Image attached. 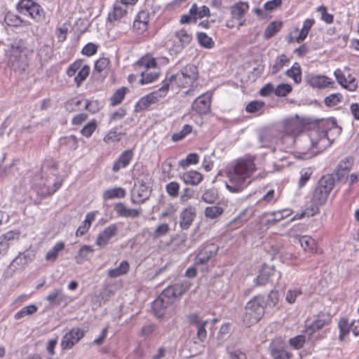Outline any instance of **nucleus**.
<instances>
[{"instance_id":"1","label":"nucleus","mask_w":359,"mask_h":359,"mask_svg":"<svg viewBox=\"0 0 359 359\" xmlns=\"http://www.w3.org/2000/svg\"><path fill=\"white\" fill-rule=\"evenodd\" d=\"M328 123L322 121L310 127L309 130L295 137H290L299 154L304 155V158H311L331 145L332 141L328 137Z\"/></svg>"},{"instance_id":"2","label":"nucleus","mask_w":359,"mask_h":359,"mask_svg":"<svg viewBox=\"0 0 359 359\" xmlns=\"http://www.w3.org/2000/svg\"><path fill=\"white\" fill-rule=\"evenodd\" d=\"M256 170L254 158H239L226 168V174L228 181L226 188L231 193H240L250 184L249 180Z\"/></svg>"},{"instance_id":"3","label":"nucleus","mask_w":359,"mask_h":359,"mask_svg":"<svg viewBox=\"0 0 359 359\" xmlns=\"http://www.w3.org/2000/svg\"><path fill=\"white\" fill-rule=\"evenodd\" d=\"M266 303L262 295H257L251 299L245 305L243 320L246 326L257 323L264 316Z\"/></svg>"},{"instance_id":"4","label":"nucleus","mask_w":359,"mask_h":359,"mask_svg":"<svg viewBox=\"0 0 359 359\" xmlns=\"http://www.w3.org/2000/svg\"><path fill=\"white\" fill-rule=\"evenodd\" d=\"M198 78V72L194 65H187L180 72L172 74L164 81H168L170 85L175 84L180 88H187L193 86Z\"/></svg>"},{"instance_id":"5","label":"nucleus","mask_w":359,"mask_h":359,"mask_svg":"<svg viewBox=\"0 0 359 359\" xmlns=\"http://www.w3.org/2000/svg\"><path fill=\"white\" fill-rule=\"evenodd\" d=\"M334 179L330 175L323 176L318 181L313 194V200L318 205L324 204L334 188Z\"/></svg>"},{"instance_id":"6","label":"nucleus","mask_w":359,"mask_h":359,"mask_svg":"<svg viewBox=\"0 0 359 359\" xmlns=\"http://www.w3.org/2000/svg\"><path fill=\"white\" fill-rule=\"evenodd\" d=\"M169 83L164 81L163 86L157 90L153 91L151 93L142 97L135 105V111H144L159 102V100L165 97L168 92Z\"/></svg>"},{"instance_id":"7","label":"nucleus","mask_w":359,"mask_h":359,"mask_svg":"<svg viewBox=\"0 0 359 359\" xmlns=\"http://www.w3.org/2000/svg\"><path fill=\"white\" fill-rule=\"evenodd\" d=\"M20 13H27L36 21H42L45 17V13L39 4L32 0H21L18 6Z\"/></svg>"},{"instance_id":"8","label":"nucleus","mask_w":359,"mask_h":359,"mask_svg":"<svg viewBox=\"0 0 359 359\" xmlns=\"http://www.w3.org/2000/svg\"><path fill=\"white\" fill-rule=\"evenodd\" d=\"M192 36L184 28L176 31L172 39V45L170 51L173 54L181 53L192 41Z\"/></svg>"},{"instance_id":"9","label":"nucleus","mask_w":359,"mask_h":359,"mask_svg":"<svg viewBox=\"0 0 359 359\" xmlns=\"http://www.w3.org/2000/svg\"><path fill=\"white\" fill-rule=\"evenodd\" d=\"M82 60H76L72 63L67 69V74L69 76H73L79 71L76 76L74 77V82L77 87L84 81L88 76L90 68L88 65H84L82 66Z\"/></svg>"},{"instance_id":"10","label":"nucleus","mask_w":359,"mask_h":359,"mask_svg":"<svg viewBox=\"0 0 359 359\" xmlns=\"http://www.w3.org/2000/svg\"><path fill=\"white\" fill-rule=\"evenodd\" d=\"M283 131L287 135L299 134L303 129L302 120L297 115L286 118L282 122Z\"/></svg>"},{"instance_id":"11","label":"nucleus","mask_w":359,"mask_h":359,"mask_svg":"<svg viewBox=\"0 0 359 359\" xmlns=\"http://www.w3.org/2000/svg\"><path fill=\"white\" fill-rule=\"evenodd\" d=\"M248 9L249 5L245 1H239L232 5L229 8L231 19L226 21V26L230 29L233 28L235 26L233 20L244 18Z\"/></svg>"},{"instance_id":"12","label":"nucleus","mask_w":359,"mask_h":359,"mask_svg":"<svg viewBox=\"0 0 359 359\" xmlns=\"http://www.w3.org/2000/svg\"><path fill=\"white\" fill-rule=\"evenodd\" d=\"M84 336V332L79 327H73L67 332L62 339V349H70L76 345Z\"/></svg>"},{"instance_id":"13","label":"nucleus","mask_w":359,"mask_h":359,"mask_svg":"<svg viewBox=\"0 0 359 359\" xmlns=\"http://www.w3.org/2000/svg\"><path fill=\"white\" fill-rule=\"evenodd\" d=\"M334 74L337 82L344 88L349 91H354L358 87V83L354 76L348 70L341 71L338 69L334 71Z\"/></svg>"},{"instance_id":"14","label":"nucleus","mask_w":359,"mask_h":359,"mask_svg":"<svg viewBox=\"0 0 359 359\" xmlns=\"http://www.w3.org/2000/svg\"><path fill=\"white\" fill-rule=\"evenodd\" d=\"M118 224H111L104 229L97 237L95 243L100 248H104L109 242L110 239L114 237L118 232Z\"/></svg>"},{"instance_id":"15","label":"nucleus","mask_w":359,"mask_h":359,"mask_svg":"<svg viewBox=\"0 0 359 359\" xmlns=\"http://www.w3.org/2000/svg\"><path fill=\"white\" fill-rule=\"evenodd\" d=\"M210 100L211 94L209 93L198 96L192 103V109L199 114H207L210 109Z\"/></svg>"},{"instance_id":"16","label":"nucleus","mask_w":359,"mask_h":359,"mask_svg":"<svg viewBox=\"0 0 359 359\" xmlns=\"http://www.w3.org/2000/svg\"><path fill=\"white\" fill-rule=\"evenodd\" d=\"M218 250V246L214 243H210L205 246L196 256L195 264L202 265L206 264Z\"/></svg>"},{"instance_id":"17","label":"nucleus","mask_w":359,"mask_h":359,"mask_svg":"<svg viewBox=\"0 0 359 359\" xmlns=\"http://www.w3.org/2000/svg\"><path fill=\"white\" fill-rule=\"evenodd\" d=\"M151 189L145 184L140 183L131 195V201L134 204L144 203L150 196Z\"/></svg>"},{"instance_id":"18","label":"nucleus","mask_w":359,"mask_h":359,"mask_svg":"<svg viewBox=\"0 0 359 359\" xmlns=\"http://www.w3.org/2000/svg\"><path fill=\"white\" fill-rule=\"evenodd\" d=\"M152 308L158 318H162L167 314H170L173 310V306L170 302H167L162 297H158L154 301Z\"/></svg>"},{"instance_id":"19","label":"nucleus","mask_w":359,"mask_h":359,"mask_svg":"<svg viewBox=\"0 0 359 359\" xmlns=\"http://www.w3.org/2000/svg\"><path fill=\"white\" fill-rule=\"evenodd\" d=\"M23 51V47L20 42H14L10 50L9 55V63L11 65L13 68H20L21 66V62L22 60V53Z\"/></svg>"},{"instance_id":"20","label":"nucleus","mask_w":359,"mask_h":359,"mask_svg":"<svg viewBox=\"0 0 359 359\" xmlns=\"http://www.w3.org/2000/svg\"><path fill=\"white\" fill-rule=\"evenodd\" d=\"M189 322L194 325L197 329V335L201 341H205L207 337L205 326L208 323V320H202L197 314L192 313L188 317Z\"/></svg>"},{"instance_id":"21","label":"nucleus","mask_w":359,"mask_h":359,"mask_svg":"<svg viewBox=\"0 0 359 359\" xmlns=\"http://www.w3.org/2000/svg\"><path fill=\"white\" fill-rule=\"evenodd\" d=\"M270 353L273 359H290L291 354L285 349L281 341H273L270 345Z\"/></svg>"},{"instance_id":"22","label":"nucleus","mask_w":359,"mask_h":359,"mask_svg":"<svg viewBox=\"0 0 359 359\" xmlns=\"http://www.w3.org/2000/svg\"><path fill=\"white\" fill-rule=\"evenodd\" d=\"M196 215V208L189 206L184 209L180 215V225L182 229H188Z\"/></svg>"},{"instance_id":"23","label":"nucleus","mask_w":359,"mask_h":359,"mask_svg":"<svg viewBox=\"0 0 359 359\" xmlns=\"http://www.w3.org/2000/svg\"><path fill=\"white\" fill-rule=\"evenodd\" d=\"M306 81L309 86L317 88H324L333 83L331 79L322 75H310Z\"/></svg>"},{"instance_id":"24","label":"nucleus","mask_w":359,"mask_h":359,"mask_svg":"<svg viewBox=\"0 0 359 359\" xmlns=\"http://www.w3.org/2000/svg\"><path fill=\"white\" fill-rule=\"evenodd\" d=\"M114 210L119 217L137 218L142 212L141 208H127L123 203H118L114 205Z\"/></svg>"},{"instance_id":"25","label":"nucleus","mask_w":359,"mask_h":359,"mask_svg":"<svg viewBox=\"0 0 359 359\" xmlns=\"http://www.w3.org/2000/svg\"><path fill=\"white\" fill-rule=\"evenodd\" d=\"M180 179L186 184L196 186L199 184L203 179V175L196 170H188L180 175Z\"/></svg>"},{"instance_id":"26","label":"nucleus","mask_w":359,"mask_h":359,"mask_svg":"<svg viewBox=\"0 0 359 359\" xmlns=\"http://www.w3.org/2000/svg\"><path fill=\"white\" fill-rule=\"evenodd\" d=\"M133 156V153L131 150L124 151L119 156L117 161L114 163L112 170L114 172H118L120 169L127 167Z\"/></svg>"},{"instance_id":"27","label":"nucleus","mask_w":359,"mask_h":359,"mask_svg":"<svg viewBox=\"0 0 359 359\" xmlns=\"http://www.w3.org/2000/svg\"><path fill=\"white\" fill-rule=\"evenodd\" d=\"M274 273L273 268L264 265L260 271L259 274L256 278V283L257 285H264L268 283L273 274Z\"/></svg>"},{"instance_id":"28","label":"nucleus","mask_w":359,"mask_h":359,"mask_svg":"<svg viewBox=\"0 0 359 359\" xmlns=\"http://www.w3.org/2000/svg\"><path fill=\"white\" fill-rule=\"evenodd\" d=\"M189 13L195 17V22L198 19L209 16L210 14V9L206 6H198L196 4H192L189 9Z\"/></svg>"},{"instance_id":"29","label":"nucleus","mask_w":359,"mask_h":359,"mask_svg":"<svg viewBox=\"0 0 359 359\" xmlns=\"http://www.w3.org/2000/svg\"><path fill=\"white\" fill-rule=\"evenodd\" d=\"M126 196V190L121 187H115L106 190L103 193V199L104 201L112 200L114 198H122Z\"/></svg>"},{"instance_id":"30","label":"nucleus","mask_w":359,"mask_h":359,"mask_svg":"<svg viewBox=\"0 0 359 359\" xmlns=\"http://www.w3.org/2000/svg\"><path fill=\"white\" fill-rule=\"evenodd\" d=\"M65 295L62 294V288H57L53 290L46 297V300L51 306H59L63 300Z\"/></svg>"},{"instance_id":"31","label":"nucleus","mask_w":359,"mask_h":359,"mask_svg":"<svg viewBox=\"0 0 359 359\" xmlns=\"http://www.w3.org/2000/svg\"><path fill=\"white\" fill-rule=\"evenodd\" d=\"M65 248V245L63 242L60 241L55 243V245L50 249L46 255V260L48 262H55L60 252H61Z\"/></svg>"},{"instance_id":"32","label":"nucleus","mask_w":359,"mask_h":359,"mask_svg":"<svg viewBox=\"0 0 359 359\" xmlns=\"http://www.w3.org/2000/svg\"><path fill=\"white\" fill-rule=\"evenodd\" d=\"M93 251L94 249L90 245H85L82 246L80 248L78 255L75 257L76 262L79 264H81L83 262V261L88 260L90 259Z\"/></svg>"},{"instance_id":"33","label":"nucleus","mask_w":359,"mask_h":359,"mask_svg":"<svg viewBox=\"0 0 359 359\" xmlns=\"http://www.w3.org/2000/svg\"><path fill=\"white\" fill-rule=\"evenodd\" d=\"M314 23L315 20L313 19H306L304 21L303 26L299 32V34L296 38V41L297 43H300L305 40Z\"/></svg>"},{"instance_id":"34","label":"nucleus","mask_w":359,"mask_h":359,"mask_svg":"<svg viewBox=\"0 0 359 359\" xmlns=\"http://www.w3.org/2000/svg\"><path fill=\"white\" fill-rule=\"evenodd\" d=\"M129 264L127 261H122L118 266L108 271V276L110 278H116L125 275L129 270Z\"/></svg>"},{"instance_id":"35","label":"nucleus","mask_w":359,"mask_h":359,"mask_svg":"<svg viewBox=\"0 0 359 359\" xmlns=\"http://www.w3.org/2000/svg\"><path fill=\"white\" fill-rule=\"evenodd\" d=\"M338 327L340 331L339 338L342 341L345 336L352 332V320L349 321L347 318H341L338 322Z\"/></svg>"},{"instance_id":"36","label":"nucleus","mask_w":359,"mask_h":359,"mask_svg":"<svg viewBox=\"0 0 359 359\" xmlns=\"http://www.w3.org/2000/svg\"><path fill=\"white\" fill-rule=\"evenodd\" d=\"M135 65L139 67H144L146 69H155L157 65L155 58L150 55L142 57Z\"/></svg>"},{"instance_id":"37","label":"nucleus","mask_w":359,"mask_h":359,"mask_svg":"<svg viewBox=\"0 0 359 359\" xmlns=\"http://www.w3.org/2000/svg\"><path fill=\"white\" fill-rule=\"evenodd\" d=\"M129 92V89L126 87H121L117 89L112 96L110 97V104L111 106H116L121 104L124 99V97L127 93Z\"/></svg>"},{"instance_id":"38","label":"nucleus","mask_w":359,"mask_h":359,"mask_svg":"<svg viewBox=\"0 0 359 359\" xmlns=\"http://www.w3.org/2000/svg\"><path fill=\"white\" fill-rule=\"evenodd\" d=\"M152 69L153 70L145 69L144 71L141 72V83L144 84L151 83L158 79L159 76V72L154 69Z\"/></svg>"},{"instance_id":"39","label":"nucleus","mask_w":359,"mask_h":359,"mask_svg":"<svg viewBox=\"0 0 359 359\" xmlns=\"http://www.w3.org/2000/svg\"><path fill=\"white\" fill-rule=\"evenodd\" d=\"M325 325L324 320H315L311 323H306L304 332L310 337L316 331L321 329Z\"/></svg>"},{"instance_id":"40","label":"nucleus","mask_w":359,"mask_h":359,"mask_svg":"<svg viewBox=\"0 0 359 359\" xmlns=\"http://www.w3.org/2000/svg\"><path fill=\"white\" fill-rule=\"evenodd\" d=\"M38 310L37 306L35 304H30L26 306L21 309L19 311H18L15 316L14 318L15 320H19L27 316H32Z\"/></svg>"},{"instance_id":"41","label":"nucleus","mask_w":359,"mask_h":359,"mask_svg":"<svg viewBox=\"0 0 359 359\" xmlns=\"http://www.w3.org/2000/svg\"><path fill=\"white\" fill-rule=\"evenodd\" d=\"M286 74L292 78L296 83L302 81V71L300 65L295 62L290 69L286 71Z\"/></svg>"},{"instance_id":"42","label":"nucleus","mask_w":359,"mask_h":359,"mask_svg":"<svg viewBox=\"0 0 359 359\" xmlns=\"http://www.w3.org/2000/svg\"><path fill=\"white\" fill-rule=\"evenodd\" d=\"M62 183L59 181H55L53 176H49L44 183V186L46 187V194H53L55 193L60 187Z\"/></svg>"},{"instance_id":"43","label":"nucleus","mask_w":359,"mask_h":359,"mask_svg":"<svg viewBox=\"0 0 359 359\" xmlns=\"http://www.w3.org/2000/svg\"><path fill=\"white\" fill-rule=\"evenodd\" d=\"M299 241L304 250L314 252L316 250V241L311 237L304 236L300 238Z\"/></svg>"},{"instance_id":"44","label":"nucleus","mask_w":359,"mask_h":359,"mask_svg":"<svg viewBox=\"0 0 359 359\" xmlns=\"http://www.w3.org/2000/svg\"><path fill=\"white\" fill-rule=\"evenodd\" d=\"M197 40L199 44L206 48H212L215 42L211 37L204 32H197Z\"/></svg>"},{"instance_id":"45","label":"nucleus","mask_w":359,"mask_h":359,"mask_svg":"<svg viewBox=\"0 0 359 359\" xmlns=\"http://www.w3.org/2000/svg\"><path fill=\"white\" fill-rule=\"evenodd\" d=\"M281 27H282L281 22H271L265 29L264 37L266 39L271 38L280 30Z\"/></svg>"},{"instance_id":"46","label":"nucleus","mask_w":359,"mask_h":359,"mask_svg":"<svg viewBox=\"0 0 359 359\" xmlns=\"http://www.w3.org/2000/svg\"><path fill=\"white\" fill-rule=\"evenodd\" d=\"M289 62V59L287 57L283 54L278 57H277L275 63L271 67V73L273 74H276L278 73L283 66Z\"/></svg>"},{"instance_id":"47","label":"nucleus","mask_w":359,"mask_h":359,"mask_svg":"<svg viewBox=\"0 0 359 359\" xmlns=\"http://www.w3.org/2000/svg\"><path fill=\"white\" fill-rule=\"evenodd\" d=\"M274 139L273 135L270 131H262L259 135V141L262 147H269Z\"/></svg>"},{"instance_id":"48","label":"nucleus","mask_w":359,"mask_h":359,"mask_svg":"<svg viewBox=\"0 0 359 359\" xmlns=\"http://www.w3.org/2000/svg\"><path fill=\"white\" fill-rule=\"evenodd\" d=\"M199 161V156L197 154L191 153L187 155V158L180 161L182 168H187L191 165H196Z\"/></svg>"},{"instance_id":"49","label":"nucleus","mask_w":359,"mask_h":359,"mask_svg":"<svg viewBox=\"0 0 359 359\" xmlns=\"http://www.w3.org/2000/svg\"><path fill=\"white\" fill-rule=\"evenodd\" d=\"M110 61L107 57L97 60L95 64L94 71L98 73L107 72L109 69Z\"/></svg>"},{"instance_id":"50","label":"nucleus","mask_w":359,"mask_h":359,"mask_svg":"<svg viewBox=\"0 0 359 359\" xmlns=\"http://www.w3.org/2000/svg\"><path fill=\"white\" fill-rule=\"evenodd\" d=\"M223 209L219 206H209L205 209V216L210 219H215L222 215Z\"/></svg>"},{"instance_id":"51","label":"nucleus","mask_w":359,"mask_h":359,"mask_svg":"<svg viewBox=\"0 0 359 359\" xmlns=\"http://www.w3.org/2000/svg\"><path fill=\"white\" fill-rule=\"evenodd\" d=\"M169 231V225L166 223H162L156 228L152 234V238L153 239H158L165 236Z\"/></svg>"},{"instance_id":"52","label":"nucleus","mask_w":359,"mask_h":359,"mask_svg":"<svg viewBox=\"0 0 359 359\" xmlns=\"http://www.w3.org/2000/svg\"><path fill=\"white\" fill-rule=\"evenodd\" d=\"M302 294V291L300 288L294 287L287 290L285 294V300L289 304H294L297 297Z\"/></svg>"},{"instance_id":"53","label":"nucleus","mask_w":359,"mask_h":359,"mask_svg":"<svg viewBox=\"0 0 359 359\" xmlns=\"http://www.w3.org/2000/svg\"><path fill=\"white\" fill-rule=\"evenodd\" d=\"M159 296L162 297L167 302H170L172 304H173L176 297H177L172 285L167 287Z\"/></svg>"},{"instance_id":"54","label":"nucleus","mask_w":359,"mask_h":359,"mask_svg":"<svg viewBox=\"0 0 359 359\" xmlns=\"http://www.w3.org/2000/svg\"><path fill=\"white\" fill-rule=\"evenodd\" d=\"M292 213V210L290 209H283L281 210L272 212L270 213L271 215L273 216L272 222L275 223L287 217Z\"/></svg>"},{"instance_id":"55","label":"nucleus","mask_w":359,"mask_h":359,"mask_svg":"<svg viewBox=\"0 0 359 359\" xmlns=\"http://www.w3.org/2000/svg\"><path fill=\"white\" fill-rule=\"evenodd\" d=\"M190 285H191V283L189 281L184 280V281H182L180 283H177L172 285V286L177 296L180 297L189 289Z\"/></svg>"},{"instance_id":"56","label":"nucleus","mask_w":359,"mask_h":359,"mask_svg":"<svg viewBox=\"0 0 359 359\" xmlns=\"http://www.w3.org/2000/svg\"><path fill=\"white\" fill-rule=\"evenodd\" d=\"M192 130L191 126L186 124L183 126L182 129L176 133H174L172 136V140L174 142H177L184 139L186 135L189 134Z\"/></svg>"},{"instance_id":"57","label":"nucleus","mask_w":359,"mask_h":359,"mask_svg":"<svg viewBox=\"0 0 359 359\" xmlns=\"http://www.w3.org/2000/svg\"><path fill=\"white\" fill-rule=\"evenodd\" d=\"M313 171L310 168H306L300 171V178L298 182L299 188L303 187L310 179Z\"/></svg>"},{"instance_id":"58","label":"nucleus","mask_w":359,"mask_h":359,"mask_svg":"<svg viewBox=\"0 0 359 359\" xmlns=\"http://www.w3.org/2000/svg\"><path fill=\"white\" fill-rule=\"evenodd\" d=\"M97 128V122L95 120H92L87 123L81 130V133L86 137L89 138Z\"/></svg>"},{"instance_id":"59","label":"nucleus","mask_w":359,"mask_h":359,"mask_svg":"<svg viewBox=\"0 0 359 359\" xmlns=\"http://www.w3.org/2000/svg\"><path fill=\"white\" fill-rule=\"evenodd\" d=\"M264 106V102L255 100L248 104L245 107V110L247 112L250 114L257 113L262 109Z\"/></svg>"},{"instance_id":"60","label":"nucleus","mask_w":359,"mask_h":359,"mask_svg":"<svg viewBox=\"0 0 359 359\" xmlns=\"http://www.w3.org/2000/svg\"><path fill=\"white\" fill-rule=\"evenodd\" d=\"M121 133H117L116 130H112L109 131V133L104 136L103 140L104 142L110 144L118 142L121 140Z\"/></svg>"},{"instance_id":"61","label":"nucleus","mask_w":359,"mask_h":359,"mask_svg":"<svg viewBox=\"0 0 359 359\" xmlns=\"http://www.w3.org/2000/svg\"><path fill=\"white\" fill-rule=\"evenodd\" d=\"M218 198L217 193L215 189H209L205 191L202 196V199L207 203H212Z\"/></svg>"},{"instance_id":"62","label":"nucleus","mask_w":359,"mask_h":359,"mask_svg":"<svg viewBox=\"0 0 359 359\" xmlns=\"http://www.w3.org/2000/svg\"><path fill=\"white\" fill-rule=\"evenodd\" d=\"M341 98L342 96L339 93L331 94L325 98V104L330 107L336 106L341 102Z\"/></svg>"},{"instance_id":"63","label":"nucleus","mask_w":359,"mask_h":359,"mask_svg":"<svg viewBox=\"0 0 359 359\" xmlns=\"http://www.w3.org/2000/svg\"><path fill=\"white\" fill-rule=\"evenodd\" d=\"M292 91V87L287 83L279 84L275 89V93L278 96L284 97Z\"/></svg>"},{"instance_id":"64","label":"nucleus","mask_w":359,"mask_h":359,"mask_svg":"<svg viewBox=\"0 0 359 359\" xmlns=\"http://www.w3.org/2000/svg\"><path fill=\"white\" fill-rule=\"evenodd\" d=\"M167 193L172 198L178 196L180 184L177 182H171L166 185Z\"/></svg>"}]
</instances>
